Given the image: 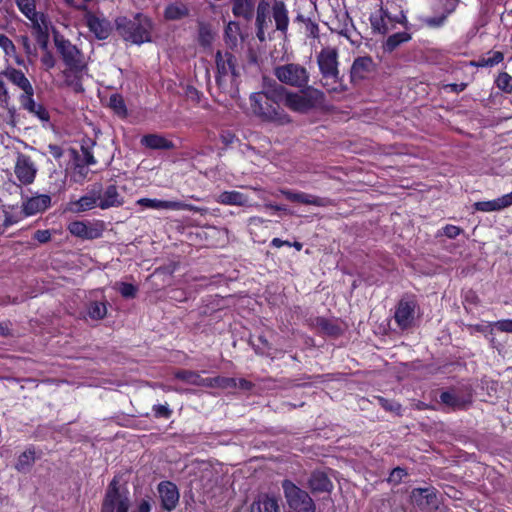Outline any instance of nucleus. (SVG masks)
<instances>
[{
    "mask_svg": "<svg viewBox=\"0 0 512 512\" xmlns=\"http://www.w3.org/2000/svg\"><path fill=\"white\" fill-rule=\"evenodd\" d=\"M29 113L37 117L42 122L49 121V113L42 104L37 103L36 108H33Z\"/></svg>",
    "mask_w": 512,
    "mask_h": 512,
    "instance_id": "052dcab7",
    "label": "nucleus"
},
{
    "mask_svg": "<svg viewBox=\"0 0 512 512\" xmlns=\"http://www.w3.org/2000/svg\"><path fill=\"white\" fill-rule=\"evenodd\" d=\"M240 36V26L235 21H230L225 28V42L230 47H234L238 43V37Z\"/></svg>",
    "mask_w": 512,
    "mask_h": 512,
    "instance_id": "37998d69",
    "label": "nucleus"
},
{
    "mask_svg": "<svg viewBox=\"0 0 512 512\" xmlns=\"http://www.w3.org/2000/svg\"><path fill=\"white\" fill-rule=\"evenodd\" d=\"M41 63L46 70H50L55 66V58L51 52L46 51L41 57Z\"/></svg>",
    "mask_w": 512,
    "mask_h": 512,
    "instance_id": "338daca9",
    "label": "nucleus"
},
{
    "mask_svg": "<svg viewBox=\"0 0 512 512\" xmlns=\"http://www.w3.org/2000/svg\"><path fill=\"white\" fill-rule=\"evenodd\" d=\"M217 388L228 390L237 388V379L234 377L217 376Z\"/></svg>",
    "mask_w": 512,
    "mask_h": 512,
    "instance_id": "6e6d98bb",
    "label": "nucleus"
},
{
    "mask_svg": "<svg viewBox=\"0 0 512 512\" xmlns=\"http://www.w3.org/2000/svg\"><path fill=\"white\" fill-rule=\"evenodd\" d=\"M36 0H16L19 10L31 21L33 28L45 30L47 17L36 11Z\"/></svg>",
    "mask_w": 512,
    "mask_h": 512,
    "instance_id": "a211bd4d",
    "label": "nucleus"
},
{
    "mask_svg": "<svg viewBox=\"0 0 512 512\" xmlns=\"http://www.w3.org/2000/svg\"><path fill=\"white\" fill-rule=\"evenodd\" d=\"M418 303L414 296L403 297L396 305L394 320L401 330L412 327Z\"/></svg>",
    "mask_w": 512,
    "mask_h": 512,
    "instance_id": "f8f14e48",
    "label": "nucleus"
},
{
    "mask_svg": "<svg viewBox=\"0 0 512 512\" xmlns=\"http://www.w3.org/2000/svg\"><path fill=\"white\" fill-rule=\"evenodd\" d=\"M308 487L313 494L318 493H330L333 490V483L329 478L328 474L323 471L316 469L311 472L308 479Z\"/></svg>",
    "mask_w": 512,
    "mask_h": 512,
    "instance_id": "6ab92c4d",
    "label": "nucleus"
},
{
    "mask_svg": "<svg viewBox=\"0 0 512 512\" xmlns=\"http://www.w3.org/2000/svg\"><path fill=\"white\" fill-rule=\"evenodd\" d=\"M270 14H272L276 30L285 35L289 26L288 9L285 3L282 1H275L271 7L268 1L260 0L256 7L255 25L270 26Z\"/></svg>",
    "mask_w": 512,
    "mask_h": 512,
    "instance_id": "39448f33",
    "label": "nucleus"
},
{
    "mask_svg": "<svg viewBox=\"0 0 512 512\" xmlns=\"http://www.w3.org/2000/svg\"><path fill=\"white\" fill-rule=\"evenodd\" d=\"M278 191L290 202L305 205H313L318 207L325 205V201L323 198L305 192H297L287 188H280Z\"/></svg>",
    "mask_w": 512,
    "mask_h": 512,
    "instance_id": "412c9836",
    "label": "nucleus"
},
{
    "mask_svg": "<svg viewBox=\"0 0 512 512\" xmlns=\"http://www.w3.org/2000/svg\"><path fill=\"white\" fill-rule=\"evenodd\" d=\"M258 344H255L252 340H250V344L252 345L255 353L257 355L261 356H268L270 355L269 351L271 350V344L267 340V338L264 335H259L257 337Z\"/></svg>",
    "mask_w": 512,
    "mask_h": 512,
    "instance_id": "de8ad7c7",
    "label": "nucleus"
},
{
    "mask_svg": "<svg viewBox=\"0 0 512 512\" xmlns=\"http://www.w3.org/2000/svg\"><path fill=\"white\" fill-rule=\"evenodd\" d=\"M317 64L324 80L322 85L328 91H336V87H330V81L331 84H335L339 80L337 49L333 47L323 48L317 55Z\"/></svg>",
    "mask_w": 512,
    "mask_h": 512,
    "instance_id": "423d86ee",
    "label": "nucleus"
},
{
    "mask_svg": "<svg viewBox=\"0 0 512 512\" xmlns=\"http://www.w3.org/2000/svg\"><path fill=\"white\" fill-rule=\"evenodd\" d=\"M86 22L89 30L100 40L107 39L111 32L110 23L93 14L86 15Z\"/></svg>",
    "mask_w": 512,
    "mask_h": 512,
    "instance_id": "393cba45",
    "label": "nucleus"
},
{
    "mask_svg": "<svg viewBox=\"0 0 512 512\" xmlns=\"http://www.w3.org/2000/svg\"><path fill=\"white\" fill-rule=\"evenodd\" d=\"M405 476H407V471L404 468L396 467L391 471L388 481L394 484H398Z\"/></svg>",
    "mask_w": 512,
    "mask_h": 512,
    "instance_id": "680f3d73",
    "label": "nucleus"
},
{
    "mask_svg": "<svg viewBox=\"0 0 512 512\" xmlns=\"http://www.w3.org/2000/svg\"><path fill=\"white\" fill-rule=\"evenodd\" d=\"M141 144L150 149H173L171 140L159 134H148L142 137Z\"/></svg>",
    "mask_w": 512,
    "mask_h": 512,
    "instance_id": "2f4dec72",
    "label": "nucleus"
},
{
    "mask_svg": "<svg viewBox=\"0 0 512 512\" xmlns=\"http://www.w3.org/2000/svg\"><path fill=\"white\" fill-rule=\"evenodd\" d=\"M0 47L3 49L5 55L8 58L13 59L16 64H23V60L16 53L14 43L4 34H0Z\"/></svg>",
    "mask_w": 512,
    "mask_h": 512,
    "instance_id": "ea45409f",
    "label": "nucleus"
},
{
    "mask_svg": "<svg viewBox=\"0 0 512 512\" xmlns=\"http://www.w3.org/2000/svg\"><path fill=\"white\" fill-rule=\"evenodd\" d=\"M4 213V221L2 226L4 228L10 227L14 224H17L24 218H26V215H24V212L22 208H18L15 206H10L7 209L3 210Z\"/></svg>",
    "mask_w": 512,
    "mask_h": 512,
    "instance_id": "4c0bfd02",
    "label": "nucleus"
},
{
    "mask_svg": "<svg viewBox=\"0 0 512 512\" xmlns=\"http://www.w3.org/2000/svg\"><path fill=\"white\" fill-rule=\"evenodd\" d=\"M378 399V402L380 404V406L386 410V411H389V412H394L396 413L397 415H401V409H402V406L400 403L394 401V400H389V399H386L384 397H377Z\"/></svg>",
    "mask_w": 512,
    "mask_h": 512,
    "instance_id": "603ef678",
    "label": "nucleus"
},
{
    "mask_svg": "<svg viewBox=\"0 0 512 512\" xmlns=\"http://www.w3.org/2000/svg\"><path fill=\"white\" fill-rule=\"evenodd\" d=\"M129 501L128 492L120 490L119 480L114 477L106 488L100 512H114L120 503L126 504Z\"/></svg>",
    "mask_w": 512,
    "mask_h": 512,
    "instance_id": "ddd939ff",
    "label": "nucleus"
},
{
    "mask_svg": "<svg viewBox=\"0 0 512 512\" xmlns=\"http://www.w3.org/2000/svg\"><path fill=\"white\" fill-rule=\"evenodd\" d=\"M412 502L420 509H437L438 500L436 489L431 488H414L411 493Z\"/></svg>",
    "mask_w": 512,
    "mask_h": 512,
    "instance_id": "f3484780",
    "label": "nucleus"
},
{
    "mask_svg": "<svg viewBox=\"0 0 512 512\" xmlns=\"http://www.w3.org/2000/svg\"><path fill=\"white\" fill-rule=\"evenodd\" d=\"M34 90L31 91L29 94H21L19 96V102L21 107L26 110L27 112H30L33 108H36V102L34 101Z\"/></svg>",
    "mask_w": 512,
    "mask_h": 512,
    "instance_id": "864d4df0",
    "label": "nucleus"
},
{
    "mask_svg": "<svg viewBox=\"0 0 512 512\" xmlns=\"http://www.w3.org/2000/svg\"><path fill=\"white\" fill-rule=\"evenodd\" d=\"M475 208L478 211H482V212H492V211H498V210L504 209V208H506V206L504 205V202L501 201V197H499L497 199L490 200V201L477 202L475 204Z\"/></svg>",
    "mask_w": 512,
    "mask_h": 512,
    "instance_id": "a18cd8bd",
    "label": "nucleus"
},
{
    "mask_svg": "<svg viewBox=\"0 0 512 512\" xmlns=\"http://www.w3.org/2000/svg\"><path fill=\"white\" fill-rule=\"evenodd\" d=\"M453 9H454V4L451 3V9L448 10L447 13L442 14L441 16H438V17H428L424 21L430 27H439V26L443 25V23L446 20L447 14H449Z\"/></svg>",
    "mask_w": 512,
    "mask_h": 512,
    "instance_id": "13d9d810",
    "label": "nucleus"
},
{
    "mask_svg": "<svg viewBox=\"0 0 512 512\" xmlns=\"http://www.w3.org/2000/svg\"><path fill=\"white\" fill-rule=\"evenodd\" d=\"M137 205L149 209H167V210H188L196 211L197 209L191 205L182 201H170L150 198H140L137 200Z\"/></svg>",
    "mask_w": 512,
    "mask_h": 512,
    "instance_id": "dca6fc26",
    "label": "nucleus"
},
{
    "mask_svg": "<svg viewBox=\"0 0 512 512\" xmlns=\"http://www.w3.org/2000/svg\"><path fill=\"white\" fill-rule=\"evenodd\" d=\"M410 40V35L407 32H397L390 35L383 47L385 51L392 52L395 50L401 43L407 42Z\"/></svg>",
    "mask_w": 512,
    "mask_h": 512,
    "instance_id": "a19ab883",
    "label": "nucleus"
},
{
    "mask_svg": "<svg viewBox=\"0 0 512 512\" xmlns=\"http://www.w3.org/2000/svg\"><path fill=\"white\" fill-rule=\"evenodd\" d=\"M68 231L73 235L81 239L92 240L101 236V230L84 222V221H72L68 227Z\"/></svg>",
    "mask_w": 512,
    "mask_h": 512,
    "instance_id": "5701e85b",
    "label": "nucleus"
},
{
    "mask_svg": "<svg viewBox=\"0 0 512 512\" xmlns=\"http://www.w3.org/2000/svg\"><path fill=\"white\" fill-rule=\"evenodd\" d=\"M282 487L287 503L294 512H315L314 501L305 490L290 480H284Z\"/></svg>",
    "mask_w": 512,
    "mask_h": 512,
    "instance_id": "9d476101",
    "label": "nucleus"
},
{
    "mask_svg": "<svg viewBox=\"0 0 512 512\" xmlns=\"http://www.w3.org/2000/svg\"><path fill=\"white\" fill-rule=\"evenodd\" d=\"M15 174L21 183L31 184L35 179L36 170L30 162H16Z\"/></svg>",
    "mask_w": 512,
    "mask_h": 512,
    "instance_id": "72a5a7b5",
    "label": "nucleus"
},
{
    "mask_svg": "<svg viewBox=\"0 0 512 512\" xmlns=\"http://www.w3.org/2000/svg\"><path fill=\"white\" fill-rule=\"evenodd\" d=\"M54 42L64 64L73 72H82L87 67L83 53L63 36L55 35Z\"/></svg>",
    "mask_w": 512,
    "mask_h": 512,
    "instance_id": "6e6552de",
    "label": "nucleus"
},
{
    "mask_svg": "<svg viewBox=\"0 0 512 512\" xmlns=\"http://www.w3.org/2000/svg\"><path fill=\"white\" fill-rule=\"evenodd\" d=\"M200 374L196 371L178 369L174 372V378L190 385L198 386Z\"/></svg>",
    "mask_w": 512,
    "mask_h": 512,
    "instance_id": "79ce46f5",
    "label": "nucleus"
},
{
    "mask_svg": "<svg viewBox=\"0 0 512 512\" xmlns=\"http://www.w3.org/2000/svg\"><path fill=\"white\" fill-rule=\"evenodd\" d=\"M216 201L223 205L246 206L248 197L239 191L231 190L220 193Z\"/></svg>",
    "mask_w": 512,
    "mask_h": 512,
    "instance_id": "7c9ffc66",
    "label": "nucleus"
},
{
    "mask_svg": "<svg viewBox=\"0 0 512 512\" xmlns=\"http://www.w3.org/2000/svg\"><path fill=\"white\" fill-rule=\"evenodd\" d=\"M496 86L505 93L512 92V76L506 72H501L495 80Z\"/></svg>",
    "mask_w": 512,
    "mask_h": 512,
    "instance_id": "8fccbe9b",
    "label": "nucleus"
},
{
    "mask_svg": "<svg viewBox=\"0 0 512 512\" xmlns=\"http://www.w3.org/2000/svg\"><path fill=\"white\" fill-rule=\"evenodd\" d=\"M152 410L156 418L169 419L173 413V411L168 407V405L162 404L154 405Z\"/></svg>",
    "mask_w": 512,
    "mask_h": 512,
    "instance_id": "4d7b16f0",
    "label": "nucleus"
},
{
    "mask_svg": "<svg viewBox=\"0 0 512 512\" xmlns=\"http://www.w3.org/2000/svg\"><path fill=\"white\" fill-rule=\"evenodd\" d=\"M97 198L100 199L98 206L103 210L111 207H119L124 203L123 198L118 193L116 185L113 184L109 185L103 192V195Z\"/></svg>",
    "mask_w": 512,
    "mask_h": 512,
    "instance_id": "a878e982",
    "label": "nucleus"
},
{
    "mask_svg": "<svg viewBox=\"0 0 512 512\" xmlns=\"http://www.w3.org/2000/svg\"><path fill=\"white\" fill-rule=\"evenodd\" d=\"M152 498L150 496H147V498H143L137 505L136 512H151L152 505H151Z\"/></svg>",
    "mask_w": 512,
    "mask_h": 512,
    "instance_id": "774afa93",
    "label": "nucleus"
},
{
    "mask_svg": "<svg viewBox=\"0 0 512 512\" xmlns=\"http://www.w3.org/2000/svg\"><path fill=\"white\" fill-rule=\"evenodd\" d=\"M404 0H367L369 22L374 34L386 35L398 24L406 27Z\"/></svg>",
    "mask_w": 512,
    "mask_h": 512,
    "instance_id": "f257e3e1",
    "label": "nucleus"
},
{
    "mask_svg": "<svg viewBox=\"0 0 512 512\" xmlns=\"http://www.w3.org/2000/svg\"><path fill=\"white\" fill-rule=\"evenodd\" d=\"M117 29L121 30L123 37L135 44H141L149 40V22L137 19L128 21L126 18H119L116 21Z\"/></svg>",
    "mask_w": 512,
    "mask_h": 512,
    "instance_id": "9b49d317",
    "label": "nucleus"
},
{
    "mask_svg": "<svg viewBox=\"0 0 512 512\" xmlns=\"http://www.w3.org/2000/svg\"><path fill=\"white\" fill-rule=\"evenodd\" d=\"M214 36H215V34L212 32L210 27H208L207 25H201L199 27L198 40L202 46H204V47L210 46L214 40Z\"/></svg>",
    "mask_w": 512,
    "mask_h": 512,
    "instance_id": "09e8293b",
    "label": "nucleus"
},
{
    "mask_svg": "<svg viewBox=\"0 0 512 512\" xmlns=\"http://www.w3.org/2000/svg\"><path fill=\"white\" fill-rule=\"evenodd\" d=\"M18 41L22 45L25 53L28 56L36 54L35 46L31 43L30 39L27 36H25V35L20 36Z\"/></svg>",
    "mask_w": 512,
    "mask_h": 512,
    "instance_id": "e2e57ef3",
    "label": "nucleus"
},
{
    "mask_svg": "<svg viewBox=\"0 0 512 512\" xmlns=\"http://www.w3.org/2000/svg\"><path fill=\"white\" fill-rule=\"evenodd\" d=\"M215 62L217 69L216 82L218 87L224 94L232 99H236L239 95L240 77L236 57L228 51H217Z\"/></svg>",
    "mask_w": 512,
    "mask_h": 512,
    "instance_id": "7ed1b4c3",
    "label": "nucleus"
},
{
    "mask_svg": "<svg viewBox=\"0 0 512 512\" xmlns=\"http://www.w3.org/2000/svg\"><path fill=\"white\" fill-rule=\"evenodd\" d=\"M304 88L296 92L279 86L283 104L291 111L304 114L324 104L325 94L321 90L311 86Z\"/></svg>",
    "mask_w": 512,
    "mask_h": 512,
    "instance_id": "20e7f679",
    "label": "nucleus"
},
{
    "mask_svg": "<svg viewBox=\"0 0 512 512\" xmlns=\"http://www.w3.org/2000/svg\"><path fill=\"white\" fill-rule=\"evenodd\" d=\"M375 68L373 59L370 56L358 57L353 61L350 70V77L353 82L367 78Z\"/></svg>",
    "mask_w": 512,
    "mask_h": 512,
    "instance_id": "aec40b11",
    "label": "nucleus"
},
{
    "mask_svg": "<svg viewBox=\"0 0 512 512\" xmlns=\"http://www.w3.org/2000/svg\"><path fill=\"white\" fill-rule=\"evenodd\" d=\"M232 13L235 17L243 18L247 21L254 16L256 0H230Z\"/></svg>",
    "mask_w": 512,
    "mask_h": 512,
    "instance_id": "bb28decb",
    "label": "nucleus"
},
{
    "mask_svg": "<svg viewBox=\"0 0 512 512\" xmlns=\"http://www.w3.org/2000/svg\"><path fill=\"white\" fill-rule=\"evenodd\" d=\"M462 233L464 230L461 227L452 224H447L441 229V234L449 239H456Z\"/></svg>",
    "mask_w": 512,
    "mask_h": 512,
    "instance_id": "5fc2aeb1",
    "label": "nucleus"
},
{
    "mask_svg": "<svg viewBox=\"0 0 512 512\" xmlns=\"http://www.w3.org/2000/svg\"><path fill=\"white\" fill-rule=\"evenodd\" d=\"M2 74L9 82L19 88L22 91V94H29L34 90L29 79L21 70L7 68Z\"/></svg>",
    "mask_w": 512,
    "mask_h": 512,
    "instance_id": "b1692460",
    "label": "nucleus"
},
{
    "mask_svg": "<svg viewBox=\"0 0 512 512\" xmlns=\"http://www.w3.org/2000/svg\"><path fill=\"white\" fill-rule=\"evenodd\" d=\"M96 162H73V167H66V170L71 169V180L75 183H82L89 172V165Z\"/></svg>",
    "mask_w": 512,
    "mask_h": 512,
    "instance_id": "e433bc0d",
    "label": "nucleus"
},
{
    "mask_svg": "<svg viewBox=\"0 0 512 512\" xmlns=\"http://www.w3.org/2000/svg\"><path fill=\"white\" fill-rule=\"evenodd\" d=\"M439 401L447 411L466 410L472 404L473 389L470 385L452 387L440 393Z\"/></svg>",
    "mask_w": 512,
    "mask_h": 512,
    "instance_id": "1a4fd4ad",
    "label": "nucleus"
},
{
    "mask_svg": "<svg viewBox=\"0 0 512 512\" xmlns=\"http://www.w3.org/2000/svg\"><path fill=\"white\" fill-rule=\"evenodd\" d=\"M98 198L91 195H84L80 199L70 201L67 210L72 213H81L94 208L97 205Z\"/></svg>",
    "mask_w": 512,
    "mask_h": 512,
    "instance_id": "473e14b6",
    "label": "nucleus"
},
{
    "mask_svg": "<svg viewBox=\"0 0 512 512\" xmlns=\"http://www.w3.org/2000/svg\"><path fill=\"white\" fill-rule=\"evenodd\" d=\"M118 285V291L121 294L122 297L126 299H133L137 295L138 288L136 285L132 283L127 282H119Z\"/></svg>",
    "mask_w": 512,
    "mask_h": 512,
    "instance_id": "3c124183",
    "label": "nucleus"
},
{
    "mask_svg": "<svg viewBox=\"0 0 512 512\" xmlns=\"http://www.w3.org/2000/svg\"><path fill=\"white\" fill-rule=\"evenodd\" d=\"M109 107L119 116L126 117L127 108L120 94H112L109 98Z\"/></svg>",
    "mask_w": 512,
    "mask_h": 512,
    "instance_id": "49530a36",
    "label": "nucleus"
},
{
    "mask_svg": "<svg viewBox=\"0 0 512 512\" xmlns=\"http://www.w3.org/2000/svg\"><path fill=\"white\" fill-rule=\"evenodd\" d=\"M493 327L501 332L512 333V319L498 320L493 323Z\"/></svg>",
    "mask_w": 512,
    "mask_h": 512,
    "instance_id": "0e129e2a",
    "label": "nucleus"
},
{
    "mask_svg": "<svg viewBox=\"0 0 512 512\" xmlns=\"http://www.w3.org/2000/svg\"><path fill=\"white\" fill-rule=\"evenodd\" d=\"M274 76L282 84L299 89L307 87L310 81L309 71L299 63H286L276 66Z\"/></svg>",
    "mask_w": 512,
    "mask_h": 512,
    "instance_id": "0eeeda50",
    "label": "nucleus"
},
{
    "mask_svg": "<svg viewBox=\"0 0 512 512\" xmlns=\"http://www.w3.org/2000/svg\"><path fill=\"white\" fill-rule=\"evenodd\" d=\"M278 510L277 500L267 494L259 495L250 507V512H278Z\"/></svg>",
    "mask_w": 512,
    "mask_h": 512,
    "instance_id": "cd10ccee",
    "label": "nucleus"
},
{
    "mask_svg": "<svg viewBox=\"0 0 512 512\" xmlns=\"http://www.w3.org/2000/svg\"><path fill=\"white\" fill-rule=\"evenodd\" d=\"M504 60V54L500 51H489L485 56L480 57L470 64L474 67H494Z\"/></svg>",
    "mask_w": 512,
    "mask_h": 512,
    "instance_id": "c9c22d12",
    "label": "nucleus"
},
{
    "mask_svg": "<svg viewBox=\"0 0 512 512\" xmlns=\"http://www.w3.org/2000/svg\"><path fill=\"white\" fill-rule=\"evenodd\" d=\"M87 314L93 320H102L107 315L106 301H90L87 305Z\"/></svg>",
    "mask_w": 512,
    "mask_h": 512,
    "instance_id": "58836bf2",
    "label": "nucleus"
},
{
    "mask_svg": "<svg viewBox=\"0 0 512 512\" xmlns=\"http://www.w3.org/2000/svg\"><path fill=\"white\" fill-rule=\"evenodd\" d=\"M296 21L304 25L305 32L308 37L313 39L319 38V25L314 20L299 14L296 17Z\"/></svg>",
    "mask_w": 512,
    "mask_h": 512,
    "instance_id": "c03bdc74",
    "label": "nucleus"
},
{
    "mask_svg": "<svg viewBox=\"0 0 512 512\" xmlns=\"http://www.w3.org/2000/svg\"><path fill=\"white\" fill-rule=\"evenodd\" d=\"M33 238L37 240L41 244H45L51 240V232L48 229L45 230H37Z\"/></svg>",
    "mask_w": 512,
    "mask_h": 512,
    "instance_id": "69168bd1",
    "label": "nucleus"
},
{
    "mask_svg": "<svg viewBox=\"0 0 512 512\" xmlns=\"http://www.w3.org/2000/svg\"><path fill=\"white\" fill-rule=\"evenodd\" d=\"M36 461V451L33 445H30L21 453L15 463L14 468L20 473H27Z\"/></svg>",
    "mask_w": 512,
    "mask_h": 512,
    "instance_id": "c756f323",
    "label": "nucleus"
},
{
    "mask_svg": "<svg viewBox=\"0 0 512 512\" xmlns=\"http://www.w3.org/2000/svg\"><path fill=\"white\" fill-rule=\"evenodd\" d=\"M315 326L326 336L337 338L343 334V329L334 320L325 317H316Z\"/></svg>",
    "mask_w": 512,
    "mask_h": 512,
    "instance_id": "c85d7f7f",
    "label": "nucleus"
},
{
    "mask_svg": "<svg viewBox=\"0 0 512 512\" xmlns=\"http://www.w3.org/2000/svg\"><path fill=\"white\" fill-rule=\"evenodd\" d=\"M48 27H49V21L46 20V27L45 30H40L39 28H34V30L37 33V41L40 45V47L44 50L47 49V42H48Z\"/></svg>",
    "mask_w": 512,
    "mask_h": 512,
    "instance_id": "bf43d9fd",
    "label": "nucleus"
},
{
    "mask_svg": "<svg viewBox=\"0 0 512 512\" xmlns=\"http://www.w3.org/2000/svg\"><path fill=\"white\" fill-rule=\"evenodd\" d=\"M157 490L161 500V508L168 512L174 510L180 498L176 484L171 481H161L157 486Z\"/></svg>",
    "mask_w": 512,
    "mask_h": 512,
    "instance_id": "4468645a",
    "label": "nucleus"
},
{
    "mask_svg": "<svg viewBox=\"0 0 512 512\" xmlns=\"http://www.w3.org/2000/svg\"><path fill=\"white\" fill-rule=\"evenodd\" d=\"M281 93L279 87L272 91L255 92L250 95V105L253 113L262 121L277 126L291 123L292 119L286 111L280 107Z\"/></svg>",
    "mask_w": 512,
    "mask_h": 512,
    "instance_id": "f03ea898",
    "label": "nucleus"
},
{
    "mask_svg": "<svg viewBox=\"0 0 512 512\" xmlns=\"http://www.w3.org/2000/svg\"><path fill=\"white\" fill-rule=\"evenodd\" d=\"M51 204L49 195L43 194L27 198L22 202V210L26 217L44 212Z\"/></svg>",
    "mask_w": 512,
    "mask_h": 512,
    "instance_id": "4be33fe9",
    "label": "nucleus"
},
{
    "mask_svg": "<svg viewBox=\"0 0 512 512\" xmlns=\"http://www.w3.org/2000/svg\"><path fill=\"white\" fill-rule=\"evenodd\" d=\"M164 16L171 21L181 20L189 16V9L183 3H173L165 8Z\"/></svg>",
    "mask_w": 512,
    "mask_h": 512,
    "instance_id": "f704fd0d",
    "label": "nucleus"
},
{
    "mask_svg": "<svg viewBox=\"0 0 512 512\" xmlns=\"http://www.w3.org/2000/svg\"><path fill=\"white\" fill-rule=\"evenodd\" d=\"M299 166L297 169L303 170L310 175H320V178L335 179L338 181H344L346 172L339 167H330L328 169H320V165L316 162H297Z\"/></svg>",
    "mask_w": 512,
    "mask_h": 512,
    "instance_id": "2eb2a0df",
    "label": "nucleus"
}]
</instances>
